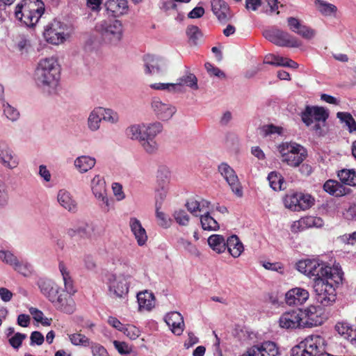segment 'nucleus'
I'll return each mask as SVG.
<instances>
[{
  "mask_svg": "<svg viewBox=\"0 0 356 356\" xmlns=\"http://www.w3.org/2000/svg\"><path fill=\"white\" fill-rule=\"evenodd\" d=\"M343 273L341 268H335L330 275L317 278L313 282L315 298L323 307L332 305L337 300L336 288L342 283Z\"/></svg>",
  "mask_w": 356,
  "mask_h": 356,
  "instance_id": "nucleus-1",
  "label": "nucleus"
},
{
  "mask_svg": "<svg viewBox=\"0 0 356 356\" xmlns=\"http://www.w3.org/2000/svg\"><path fill=\"white\" fill-rule=\"evenodd\" d=\"M37 85L50 92L58 85L60 79V66L54 57L41 59L35 71Z\"/></svg>",
  "mask_w": 356,
  "mask_h": 356,
  "instance_id": "nucleus-2",
  "label": "nucleus"
},
{
  "mask_svg": "<svg viewBox=\"0 0 356 356\" xmlns=\"http://www.w3.org/2000/svg\"><path fill=\"white\" fill-rule=\"evenodd\" d=\"M45 12L42 0H22L15 9L16 19L28 27H34Z\"/></svg>",
  "mask_w": 356,
  "mask_h": 356,
  "instance_id": "nucleus-3",
  "label": "nucleus"
},
{
  "mask_svg": "<svg viewBox=\"0 0 356 356\" xmlns=\"http://www.w3.org/2000/svg\"><path fill=\"white\" fill-rule=\"evenodd\" d=\"M300 117L302 122L307 127H309L314 122H316L313 130L318 136L324 135L322 126H325V122L329 118V113L323 107L307 105L301 113Z\"/></svg>",
  "mask_w": 356,
  "mask_h": 356,
  "instance_id": "nucleus-4",
  "label": "nucleus"
},
{
  "mask_svg": "<svg viewBox=\"0 0 356 356\" xmlns=\"http://www.w3.org/2000/svg\"><path fill=\"white\" fill-rule=\"evenodd\" d=\"M325 339L320 335H310L291 349V356H318L324 351Z\"/></svg>",
  "mask_w": 356,
  "mask_h": 356,
  "instance_id": "nucleus-5",
  "label": "nucleus"
},
{
  "mask_svg": "<svg viewBox=\"0 0 356 356\" xmlns=\"http://www.w3.org/2000/svg\"><path fill=\"white\" fill-rule=\"evenodd\" d=\"M281 161L291 167L299 166L306 159L307 151L296 143H283L278 147Z\"/></svg>",
  "mask_w": 356,
  "mask_h": 356,
  "instance_id": "nucleus-6",
  "label": "nucleus"
},
{
  "mask_svg": "<svg viewBox=\"0 0 356 356\" xmlns=\"http://www.w3.org/2000/svg\"><path fill=\"white\" fill-rule=\"evenodd\" d=\"M335 268H339L337 266L331 268L316 260L305 259L299 261L296 264V269L309 277H314V282L317 278H323L330 275Z\"/></svg>",
  "mask_w": 356,
  "mask_h": 356,
  "instance_id": "nucleus-7",
  "label": "nucleus"
},
{
  "mask_svg": "<svg viewBox=\"0 0 356 356\" xmlns=\"http://www.w3.org/2000/svg\"><path fill=\"white\" fill-rule=\"evenodd\" d=\"M266 39L280 47H299L301 42L288 32L273 28L263 33Z\"/></svg>",
  "mask_w": 356,
  "mask_h": 356,
  "instance_id": "nucleus-8",
  "label": "nucleus"
},
{
  "mask_svg": "<svg viewBox=\"0 0 356 356\" xmlns=\"http://www.w3.org/2000/svg\"><path fill=\"white\" fill-rule=\"evenodd\" d=\"M96 29L106 38L118 41L122 35V24L120 20H103L96 25Z\"/></svg>",
  "mask_w": 356,
  "mask_h": 356,
  "instance_id": "nucleus-9",
  "label": "nucleus"
},
{
  "mask_svg": "<svg viewBox=\"0 0 356 356\" xmlns=\"http://www.w3.org/2000/svg\"><path fill=\"white\" fill-rule=\"evenodd\" d=\"M218 172L226 180L232 192L237 197L243 196V189L238 177L234 170L226 163H222L218 165Z\"/></svg>",
  "mask_w": 356,
  "mask_h": 356,
  "instance_id": "nucleus-10",
  "label": "nucleus"
},
{
  "mask_svg": "<svg viewBox=\"0 0 356 356\" xmlns=\"http://www.w3.org/2000/svg\"><path fill=\"white\" fill-rule=\"evenodd\" d=\"M43 35L49 43L60 44L65 40V27L60 22L54 20L46 26Z\"/></svg>",
  "mask_w": 356,
  "mask_h": 356,
  "instance_id": "nucleus-11",
  "label": "nucleus"
},
{
  "mask_svg": "<svg viewBox=\"0 0 356 356\" xmlns=\"http://www.w3.org/2000/svg\"><path fill=\"white\" fill-rule=\"evenodd\" d=\"M302 318L303 312L300 309L286 312L280 317V326L286 330L303 327Z\"/></svg>",
  "mask_w": 356,
  "mask_h": 356,
  "instance_id": "nucleus-12",
  "label": "nucleus"
},
{
  "mask_svg": "<svg viewBox=\"0 0 356 356\" xmlns=\"http://www.w3.org/2000/svg\"><path fill=\"white\" fill-rule=\"evenodd\" d=\"M145 72L147 74L159 75L163 74L165 67V60L159 56L147 54L143 57Z\"/></svg>",
  "mask_w": 356,
  "mask_h": 356,
  "instance_id": "nucleus-13",
  "label": "nucleus"
},
{
  "mask_svg": "<svg viewBox=\"0 0 356 356\" xmlns=\"http://www.w3.org/2000/svg\"><path fill=\"white\" fill-rule=\"evenodd\" d=\"M91 188L95 196L102 201L104 210L108 211L113 200H109L106 196V183L99 175H96L91 181Z\"/></svg>",
  "mask_w": 356,
  "mask_h": 356,
  "instance_id": "nucleus-14",
  "label": "nucleus"
},
{
  "mask_svg": "<svg viewBox=\"0 0 356 356\" xmlns=\"http://www.w3.org/2000/svg\"><path fill=\"white\" fill-rule=\"evenodd\" d=\"M72 296L67 293H60L51 302L57 310L72 314L76 310V303Z\"/></svg>",
  "mask_w": 356,
  "mask_h": 356,
  "instance_id": "nucleus-15",
  "label": "nucleus"
},
{
  "mask_svg": "<svg viewBox=\"0 0 356 356\" xmlns=\"http://www.w3.org/2000/svg\"><path fill=\"white\" fill-rule=\"evenodd\" d=\"M108 289L117 298H124L129 292V286L124 275H112L109 278Z\"/></svg>",
  "mask_w": 356,
  "mask_h": 356,
  "instance_id": "nucleus-16",
  "label": "nucleus"
},
{
  "mask_svg": "<svg viewBox=\"0 0 356 356\" xmlns=\"http://www.w3.org/2000/svg\"><path fill=\"white\" fill-rule=\"evenodd\" d=\"M277 355L278 349L276 344L272 341H266L260 346H252L242 356H277Z\"/></svg>",
  "mask_w": 356,
  "mask_h": 356,
  "instance_id": "nucleus-17",
  "label": "nucleus"
},
{
  "mask_svg": "<svg viewBox=\"0 0 356 356\" xmlns=\"http://www.w3.org/2000/svg\"><path fill=\"white\" fill-rule=\"evenodd\" d=\"M37 284L40 290V292L51 302L60 293L59 286L52 280L47 278H40Z\"/></svg>",
  "mask_w": 356,
  "mask_h": 356,
  "instance_id": "nucleus-18",
  "label": "nucleus"
},
{
  "mask_svg": "<svg viewBox=\"0 0 356 356\" xmlns=\"http://www.w3.org/2000/svg\"><path fill=\"white\" fill-rule=\"evenodd\" d=\"M152 108L158 117L162 120H169L176 112V108L169 104L162 102L159 98L154 97L152 101Z\"/></svg>",
  "mask_w": 356,
  "mask_h": 356,
  "instance_id": "nucleus-19",
  "label": "nucleus"
},
{
  "mask_svg": "<svg viewBox=\"0 0 356 356\" xmlns=\"http://www.w3.org/2000/svg\"><path fill=\"white\" fill-rule=\"evenodd\" d=\"M318 309L315 306H309L306 309L302 310L303 327H313L321 325L323 323V317L318 312Z\"/></svg>",
  "mask_w": 356,
  "mask_h": 356,
  "instance_id": "nucleus-20",
  "label": "nucleus"
},
{
  "mask_svg": "<svg viewBox=\"0 0 356 356\" xmlns=\"http://www.w3.org/2000/svg\"><path fill=\"white\" fill-rule=\"evenodd\" d=\"M0 163L5 167L13 169L17 166L19 162L17 156L5 142H0Z\"/></svg>",
  "mask_w": 356,
  "mask_h": 356,
  "instance_id": "nucleus-21",
  "label": "nucleus"
},
{
  "mask_svg": "<svg viewBox=\"0 0 356 356\" xmlns=\"http://www.w3.org/2000/svg\"><path fill=\"white\" fill-rule=\"evenodd\" d=\"M165 321L175 334L180 336L183 333L185 325L184 318L179 312H171L167 314Z\"/></svg>",
  "mask_w": 356,
  "mask_h": 356,
  "instance_id": "nucleus-22",
  "label": "nucleus"
},
{
  "mask_svg": "<svg viewBox=\"0 0 356 356\" xmlns=\"http://www.w3.org/2000/svg\"><path fill=\"white\" fill-rule=\"evenodd\" d=\"M309 292L302 288L290 289L285 295L286 303L289 305H298L305 303L309 298Z\"/></svg>",
  "mask_w": 356,
  "mask_h": 356,
  "instance_id": "nucleus-23",
  "label": "nucleus"
},
{
  "mask_svg": "<svg viewBox=\"0 0 356 356\" xmlns=\"http://www.w3.org/2000/svg\"><path fill=\"white\" fill-rule=\"evenodd\" d=\"M211 9L218 21L222 24L227 23L232 18L229 8L223 0H212Z\"/></svg>",
  "mask_w": 356,
  "mask_h": 356,
  "instance_id": "nucleus-24",
  "label": "nucleus"
},
{
  "mask_svg": "<svg viewBox=\"0 0 356 356\" xmlns=\"http://www.w3.org/2000/svg\"><path fill=\"white\" fill-rule=\"evenodd\" d=\"M105 6L107 12L113 17L124 15L129 10L127 0H108Z\"/></svg>",
  "mask_w": 356,
  "mask_h": 356,
  "instance_id": "nucleus-25",
  "label": "nucleus"
},
{
  "mask_svg": "<svg viewBox=\"0 0 356 356\" xmlns=\"http://www.w3.org/2000/svg\"><path fill=\"white\" fill-rule=\"evenodd\" d=\"M129 226L132 233L135 236L138 244L140 246L143 245L147 240V236L140 220L136 218H131Z\"/></svg>",
  "mask_w": 356,
  "mask_h": 356,
  "instance_id": "nucleus-26",
  "label": "nucleus"
},
{
  "mask_svg": "<svg viewBox=\"0 0 356 356\" xmlns=\"http://www.w3.org/2000/svg\"><path fill=\"white\" fill-rule=\"evenodd\" d=\"M226 249L234 258L238 257L243 252V245L236 235L229 236L226 241Z\"/></svg>",
  "mask_w": 356,
  "mask_h": 356,
  "instance_id": "nucleus-27",
  "label": "nucleus"
},
{
  "mask_svg": "<svg viewBox=\"0 0 356 356\" xmlns=\"http://www.w3.org/2000/svg\"><path fill=\"white\" fill-rule=\"evenodd\" d=\"M335 330L341 336L350 341L352 344H354L356 339V329H353L349 323L338 322L335 325Z\"/></svg>",
  "mask_w": 356,
  "mask_h": 356,
  "instance_id": "nucleus-28",
  "label": "nucleus"
},
{
  "mask_svg": "<svg viewBox=\"0 0 356 356\" xmlns=\"http://www.w3.org/2000/svg\"><path fill=\"white\" fill-rule=\"evenodd\" d=\"M137 300L140 309L151 310L155 304L154 296L147 291L140 292L137 295Z\"/></svg>",
  "mask_w": 356,
  "mask_h": 356,
  "instance_id": "nucleus-29",
  "label": "nucleus"
},
{
  "mask_svg": "<svg viewBox=\"0 0 356 356\" xmlns=\"http://www.w3.org/2000/svg\"><path fill=\"white\" fill-rule=\"evenodd\" d=\"M57 198L59 204L65 209L73 212L76 210V203L68 191H59Z\"/></svg>",
  "mask_w": 356,
  "mask_h": 356,
  "instance_id": "nucleus-30",
  "label": "nucleus"
},
{
  "mask_svg": "<svg viewBox=\"0 0 356 356\" xmlns=\"http://www.w3.org/2000/svg\"><path fill=\"white\" fill-rule=\"evenodd\" d=\"M95 159L93 157L81 156L74 161V165L80 172L83 173L92 169L95 166Z\"/></svg>",
  "mask_w": 356,
  "mask_h": 356,
  "instance_id": "nucleus-31",
  "label": "nucleus"
},
{
  "mask_svg": "<svg viewBox=\"0 0 356 356\" xmlns=\"http://www.w3.org/2000/svg\"><path fill=\"white\" fill-rule=\"evenodd\" d=\"M210 248L218 254L224 252L226 250L225 238L220 234H212L208 238Z\"/></svg>",
  "mask_w": 356,
  "mask_h": 356,
  "instance_id": "nucleus-32",
  "label": "nucleus"
},
{
  "mask_svg": "<svg viewBox=\"0 0 356 356\" xmlns=\"http://www.w3.org/2000/svg\"><path fill=\"white\" fill-rule=\"evenodd\" d=\"M102 112H104V108H95L90 114L88 119V127L91 131H97L99 128V124L102 120Z\"/></svg>",
  "mask_w": 356,
  "mask_h": 356,
  "instance_id": "nucleus-33",
  "label": "nucleus"
},
{
  "mask_svg": "<svg viewBox=\"0 0 356 356\" xmlns=\"http://www.w3.org/2000/svg\"><path fill=\"white\" fill-rule=\"evenodd\" d=\"M341 182L350 186H356V171L354 169H343L338 172Z\"/></svg>",
  "mask_w": 356,
  "mask_h": 356,
  "instance_id": "nucleus-34",
  "label": "nucleus"
},
{
  "mask_svg": "<svg viewBox=\"0 0 356 356\" xmlns=\"http://www.w3.org/2000/svg\"><path fill=\"white\" fill-rule=\"evenodd\" d=\"M200 222L204 230L216 231L220 228L218 222L211 216L209 211L201 215Z\"/></svg>",
  "mask_w": 356,
  "mask_h": 356,
  "instance_id": "nucleus-35",
  "label": "nucleus"
},
{
  "mask_svg": "<svg viewBox=\"0 0 356 356\" xmlns=\"http://www.w3.org/2000/svg\"><path fill=\"white\" fill-rule=\"evenodd\" d=\"M270 186L275 191H279L284 189L283 186L284 184V179L279 172L276 171L270 172L267 177Z\"/></svg>",
  "mask_w": 356,
  "mask_h": 356,
  "instance_id": "nucleus-36",
  "label": "nucleus"
},
{
  "mask_svg": "<svg viewBox=\"0 0 356 356\" xmlns=\"http://www.w3.org/2000/svg\"><path fill=\"white\" fill-rule=\"evenodd\" d=\"M315 6L317 10L325 16H330L335 14L337 11V8L334 4L327 3L323 0H315Z\"/></svg>",
  "mask_w": 356,
  "mask_h": 356,
  "instance_id": "nucleus-37",
  "label": "nucleus"
},
{
  "mask_svg": "<svg viewBox=\"0 0 356 356\" xmlns=\"http://www.w3.org/2000/svg\"><path fill=\"white\" fill-rule=\"evenodd\" d=\"M337 117L341 122L346 124L350 133L356 131V121L350 113L338 112Z\"/></svg>",
  "mask_w": 356,
  "mask_h": 356,
  "instance_id": "nucleus-38",
  "label": "nucleus"
},
{
  "mask_svg": "<svg viewBox=\"0 0 356 356\" xmlns=\"http://www.w3.org/2000/svg\"><path fill=\"white\" fill-rule=\"evenodd\" d=\"M341 188L342 185L339 182L332 179H329L326 181L325 183L323 184L324 191L332 195H343Z\"/></svg>",
  "mask_w": 356,
  "mask_h": 356,
  "instance_id": "nucleus-39",
  "label": "nucleus"
},
{
  "mask_svg": "<svg viewBox=\"0 0 356 356\" xmlns=\"http://www.w3.org/2000/svg\"><path fill=\"white\" fill-rule=\"evenodd\" d=\"M175 84L177 85V87L181 86H186L193 90L198 89L197 79L193 74L191 73H189L188 74H186V76H183L182 77H181L178 80V82Z\"/></svg>",
  "mask_w": 356,
  "mask_h": 356,
  "instance_id": "nucleus-40",
  "label": "nucleus"
},
{
  "mask_svg": "<svg viewBox=\"0 0 356 356\" xmlns=\"http://www.w3.org/2000/svg\"><path fill=\"white\" fill-rule=\"evenodd\" d=\"M298 196V204L297 206L298 211L301 210H306L312 207L314 204V199L312 197V195L308 194H303L302 193H299Z\"/></svg>",
  "mask_w": 356,
  "mask_h": 356,
  "instance_id": "nucleus-41",
  "label": "nucleus"
},
{
  "mask_svg": "<svg viewBox=\"0 0 356 356\" xmlns=\"http://www.w3.org/2000/svg\"><path fill=\"white\" fill-rule=\"evenodd\" d=\"M189 41L193 44H197L198 40L202 37V33L198 26L190 25L186 31Z\"/></svg>",
  "mask_w": 356,
  "mask_h": 356,
  "instance_id": "nucleus-42",
  "label": "nucleus"
},
{
  "mask_svg": "<svg viewBox=\"0 0 356 356\" xmlns=\"http://www.w3.org/2000/svg\"><path fill=\"white\" fill-rule=\"evenodd\" d=\"M162 128L163 126L160 122H154L149 125L143 124L145 137L154 138V137L161 131Z\"/></svg>",
  "mask_w": 356,
  "mask_h": 356,
  "instance_id": "nucleus-43",
  "label": "nucleus"
},
{
  "mask_svg": "<svg viewBox=\"0 0 356 356\" xmlns=\"http://www.w3.org/2000/svg\"><path fill=\"white\" fill-rule=\"evenodd\" d=\"M127 135L131 139H136L140 141L144 140L145 134L143 131V125H132L127 129Z\"/></svg>",
  "mask_w": 356,
  "mask_h": 356,
  "instance_id": "nucleus-44",
  "label": "nucleus"
},
{
  "mask_svg": "<svg viewBox=\"0 0 356 356\" xmlns=\"http://www.w3.org/2000/svg\"><path fill=\"white\" fill-rule=\"evenodd\" d=\"M71 343L74 346H89L90 339L81 333H74L69 335Z\"/></svg>",
  "mask_w": 356,
  "mask_h": 356,
  "instance_id": "nucleus-45",
  "label": "nucleus"
},
{
  "mask_svg": "<svg viewBox=\"0 0 356 356\" xmlns=\"http://www.w3.org/2000/svg\"><path fill=\"white\" fill-rule=\"evenodd\" d=\"M155 206L156 217L157 218L159 225L165 228L169 227L170 224V219L168 218L165 214L160 211L161 208V203L157 201Z\"/></svg>",
  "mask_w": 356,
  "mask_h": 356,
  "instance_id": "nucleus-46",
  "label": "nucleus"
},
{
  "mask_svg": "<svg viewBox=\"0 0 356 356\" xmlns=\"http://www.w3.org/2000/svg\"><path fill=\"white\" fill-rule=\"evenodd\" d=\"M299 195V193H293L286 195L284 200L285 207L294 211H298L297 206Z\"/></svg>",
  "mask_w": 356,
  "mask_h": 356,
  "instance_id": "nucleus-47",
  "label": "nucleus"
},
{
  "mask_svg": "<svg viewBox=\"0 0 356 356\" xmlns=\"http://www.w3.org/2000/svg\"><path fill=\"white\" fill-rule=\"evenodd\" d=\"M140 142L147 153H154L157 149V144L153 138L144 137Z\"/></svg>",
  "mask_w": 356,
  "mask_h": 356,
  "instance_id": "nucleus-48",
  "label": "nucleus"
},
{
  "mask_svg": "<svg viewBox=\"0 0 356 356\" xmlns=\"http://www.w3.org/2000/svg\"><path fill=\"white\" fill-rule=\"evenodd\" d=\"M173 216L179 225L186 226L188 225L190 218L184 210L180 209L175 211Z\"/></svg>",
  "mask_w": 356,
  "mask_h": 356,
  "instance_id": "nucleus-49",
  "label": "nucleus"
},
{
  "mask_svg": "<svg viewBox=\"0 0 356 356\" xmlns=\"http://www.w3.org/2000/svg\"><path fill=\"white\" fill-rule=\"evenodd\" d=\"M0 259L13 268L18 261L17 257L9 251L0 250Z\"/></svg>",
  "mask_w": 356,
  "mask_h": 356,
  "instance_id": "nucleus-50",
  "label": "nucleus"
},
{
  "mask_svg": "<svg viewBox=\"0 0 356 356\" xmlns=\"http://www.w3.org/2000/svg\"><path fill=\"white\" fill-rule=\"evenodd\" d=\"M26 338V335L25 334L17 332L9 339V343L13 348L19 349Z\"/></svg>",
  "mask_w": 356,
  "mask_h": 356,
  "instance_id": "nucleus-51",
  "label": "nucleus"
},
{
  "mask_svg": "<svg viewBox=\"0 0 356 356\" xmlns=\"http://www.w3.org/2000/svg\"><path fill=\"white\" fill-rule=\"evenodd\" d=\"M102 118L103 120L112 124L116 123L119 120L118 113L109 108H104V112H102Z\"/></svg>",
  "mask_w": 356,
  "mask_h": 356,
  "instance_id": "nucleus-52",
  "label": "nucleus"
},
{
  "mask_svg": "<svg viewBox=\"0 0 356 356\" xmlns=\"http://www.w3.org/2000/svg\"><path fill=\"white\" fill-rule=\"evenodd\" d=\"M297 34L305 39H312L315 35V31L310 27L301 24Z\"/></svg>",
  "mask_w": 356,
  "mask_h": 356,
  "instance_id": "nucleus-53",
  "label": "nucleus"
},
{
  "mask_svg": "<svg viewBox=\"0 0 356 356\" xmlns=\"http://www.w3.org/2000/svg\"><path fill=\"white\" fill-rule=\"evenodd\" d=\"M13 268L24 276L29 275L31 273V265L27 263L21 262L19 260L17 264L14 266Z\"/></svg>",
  "mask_w": 356,
  "mask_h": 356,
  "instance_id": "nucleus-54",
  "label": "nucleus"
},
{
  "mask_svg": "<svg viewBox=\"0 0 356 356\" xmlns=\"http://www.w3.org/2000/svg\"><path fill=\"white\" fill-rule=\"evenodd\" d=\"M181 244L184 247V248L186 251H188L191 255L195 257H198L200 255V252L196 245H193L190 241L185 239H181Z\"/></svg>",
  "mask_w": 356,
  "mask_h": 356,
  "instance_id": "nucleus-55",
  "label": "nucleus"
},
{
  "mask_svg": "<svg viewBox=\"0 0 356 356\" xmlns=\"http://www.w3.org/2000/svg\"><path fill=\"white\" fill-rule=\"evenodd\" d=\"M124 334L131 339H136L138 336L140 331L134 325H127L122 330Z\"/></svg>",
  "mask_w": 356,
  "mask_h": 356,
  "instance_id": "nucleus-56",
  "label": "nucleus"
},
{
  "mask_svg": "<svg viewBox=\"0 0 356 356\" xmlns=\"http://www.w3.org/2000/svg\"><path fill=\"white\" fill-rule=\"evenodd\" d=\"M113 345L118 353L122 355L129 354L131 352V348L125 342L115 340L113 341Z\"/></svg>",
  "mask_w": 356,
  "mask_h": 356,
  "instance_id": "nucleus-57",
  "label": "nucleus"
},
{
  "mask_svg": "<svg viewBox=\"0 0 356 356\" xmlns=\"http://www.w3.org/2000/svg\"><path fill=\"white\" fill-rule=\"evenodd\" d=\"M3 112L6 116L12 121L16 120L19 115L17 110L8 104L5 106Z\"/></svg>",
  "mask_w": 356,
  "mask_h": 356,
  "instance_id": "nucleus-58",
  "label": "nucleus"
},
{
  "mask_svg": "<svg viewBox=\"0 0 356 356\" xmlns=\"http://www.w3.org/2000/svg\"><path fill=\"white\" fill-rule=\"evenodd\" d=\"M186 206L192 214L197 216V213L200 212L199 200L191 199L186 202Z\"/></svg>",
  "mask_w": 356,
  "mask_h": 356,
  "instance_id": "nucleus-59",
  "label": "nucleus"
},
{
  "mask_svg": "<svg viewBox=\"0 0 356 356\" xmlns=\"http://www.w3.org/2000/svg\"><path fill=\"white\" fill-rule=\"evenodd\" d=\"M262 131L264 132L265 136H268L274 134H280L282 133V127H277L273 124H270L264 126L262 127Z\"/></svg>",
  "mask_w": 356,
  "mask_h": 356,
  "instance_id": "nucleus-60",
  "label": "nucleus"
},
{
  "mask_svg": "<svg viewBox=\"0 0 356 356\" xmlns=\"http://www.w3.org/2000/svg\"><path fill=\"white\" fill-rule=\"evenodd\" d=\"M31 344H37L38 346L42 345L44 341L43 334L38 332L34 331L31 333Z\"/></svg>",
  "mask_w": 356,
  "mask_h": 356,
  "instance_id": "nucleus-61",
  "label": "nucleus"
},
{
  "mask_svg": "<svg viewBox=\"0 0 356 356\" xmlns=\"http://www.w3.org/2000/svg\"><path fill=\"white\" fill-rule=\"evenodd\" d=\"M205 67L208 72L212 75L218 77H225V74L222 71H221L219 68L213 66L209 63H205Z\"/></svg>",
  "mask_w": 356,
  "mask_h": 356,
  "instance_id": "nucleus-62",
  "label": "nucleus"
},
{
  "mask_svg": "<svg viewBox=\"0 0 356 356\" xmlns=\"http://www.w3.org/2000/svg\"><path fill=\"white\" fill-rule=\"evenodd\" d=\"M287 22L289 29L297 33L302 24L300 22L296 17H290L287 18Z\"/></svg>",
  "mask_w": 356,
  "mask_h": 356,
  "instance_id": "nucleus-63",
  "label": "nucleus"
},
{
  "mask_svg": "<svg viewBox=\"0 0 356 356\" xmlns=\"http://www.w3.org/2000/svg\"><path fill=\"white\" fill-rule=\"evenodd\" d=\"M92 353L93 356H108L106 349L99 344L92 346Z\"/></svg>",
  "mask_w": 356,
  "mask_h": 356,
  "instance_id": "nucleus-64",
  "label": "nucleus"
}]
</instances>
